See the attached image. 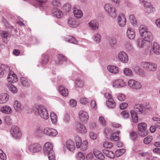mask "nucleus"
Segmentation results:
<instances>
[{
  "mask_svg": "<svg viewBox=\"0 0 160 160\" xmlns=\"http://www.w3.org/2000/svg\"><path fill=\"white\" fill-rule=\"evenodd\" d=\"M134 111H131V114L133 121L137 123L138 121V117L137 114H141L145 112V109L142 105L139 104L135 105L134 107Z\"/></svg>",
  "mask_w": 160,
  "mask_h": 160,
  "instance_id": "1",
  "label": "nucleus"
},
{
  "mask_svg": "<svg viewBox=\"0 0 160 160\" xmlns=\"http://www.w3.org/2000/svg\"><path fill=\"white\" fill-rule=\"evenodd\" d=\"M34 111L36 114L39 115L42 118L47 120L49 116L46 108L43 105H35Z\"/></svg>",
  "mask_w": 160,
  "mask_h": 160,
  "instance_id": "2",
  "label": "nucleus"
},
{
  "mask_svg": "<svg viewBox=\"0 0 160 160\" xmlns=\"http://www.w3.org/2000/svg\"><path fill=\"white\" fill-rule=\"evenodd\" d=\"M43 151L45 154L48 156L49 160H55V153L53 150V146L51 143H46L43 148Z\"/></svg>",
  "mask_w": 160,
  "mask_h": 160,
  "instance_id": "3",
  "label": "nucleus"
},
{
  "mask_svg": "<svg viewBox=\"0 0 160 160\" xmlns=\"http://www.w3.org/2000/svg\"><path fill=\"white\" fill-rule=\"evenodd\" d=\"M139 31L141 36L142 37L143 40L150 43L153 39V36L150 32H149L144 26H141L139 29Z\"/></svg>",
  "mask_w": 160,
  "mask_h": 160,
  "instance_id": "4",
  "label": "nucleus"
},
{
  "mask_svg": "<svg viewBox=\"0 0 160 160\" xmlns=\"http://www.w3.org/2000/svg\"><path fill=\"white\" fill-rule=\"evenodd\" d=\"M112 130L109 128L107 127L104 129V133L105 136L108 140L111 141H118L119 139V136L117 135L116 133L112 132Z\"/></svg>",
  "mask_w": 160,
  "mask_h": 160,
  "instance_id": "5",
  "label": "nucleus"
},
{
  "mask_svg": "<svg viewBox=\"0 0 160 160\" xmlns=\"http://www.w3.org/2000/svg\"><path fill=\"white\" fill-rule=\"evenodd\" d=\"M128 85L131 89L133 91L139 90L142 87L139 82L133 79H129L128 80Z\"/></svg>",
  "mask_w": 160,
  "mask_h": 160,
  "instance_id": "6",
  "label": "nucleus"
},
{
  "mask_svg": "<svg viewBox=\"0 0 160 160\" xmlns=\"http://www.w3.org/2000/svg\"><path fill=\"white\" fill-rule=\"evenodd\" d=\"M104 8L105 11L112 18H114L116 17V9L112 5L109 4H106L104 6Z\"/></svg>",
  "mask_w": 160,
  "mask_h": 160,
  "instance_id": "7",
  "label": "nucleus"
},
{
  "mask_svg": "<svg viewBox=\"0 0 160 160\" xmlns=\"http://www.w3.org/2000/svg\"><path fill=\"white\" fill-rule=\"evenodd\" d=\"M75 140L76 146L77 148H81V149L83 150H85L86 149L88 144L87 141H84L82 142L81 138L78 136L75 137Z\"/></svg>",
  "mask_w": 160,
  "mask_h": 160,
  "instance_id": "8",
  "label": "nucleus"
},
{
  "mask_svg": "<svg viewBox=\"0 0 160 160\" xmlns=\"http://www.w3.org/2000/svg\"><path fill=\"white\" fill-rule=\"evenodd\" d=\"M12 137L16 139H19L21 136V133L18 127L16 126L12 127L11 131Z\"/></svg>",
  "mask_w": 160,
  "mask_h": 160,
  "instance_id": "9",
  "label": "nucleus"
},
{
  "mask_svg": "<svg viewBox=\"0 0 160 160\" xmlns=\"http://www.w3.org/2000/svg\"><path fill=\"white\" fill-rule=\"evenodd\" d=\"M43 132L46 135L50 137H55L58 133L56 129L48 128H45L44 129Z\"/></svg>",
  "mask_w": 160,
  "mask_h": 160,
  "instance_id": "10",
  "label": "nucleus"
},
{
  "mask_svg": "<svg viewBox=\"0 0 160 160\" xmlns=\"http://www.w3.org/2000/svg\"><path fill=\"white\" fill-rule=\"evenodd\" d=\"M41 149L40 145L37 143L31 144L28 148V150L32 153L39 152L40 151Z\"/></svg>",
  "mask_w": 160,
  "mask_h": 160,
  "instance_id": "11",
  "label": "nucleus"
},
{
  "mask_svg": "<svg viewBox=\"0 0 160 160\" xmlns=\"http://www.w3.org/2000/svg\"><path fill=\"white\" fill-rule=\"evenodd\" d=\"M145 8V12L148 14L153 12L155 11V8L152 7L151 4L147 2H144L143 4Z\"/></svg>",
  "mask_w": 160,
  "mask_h": 160,
  "instance_id": "12",
  "label": "nucleus"
},
{
  "mask_svg": "<svg viewBox=\"0 0 160 160\" xmlns=\"http://www.w3.org/2000/svg\"><path fill=\"white\" fill-rule=\"evenodd\" d=\"M80 121L83 123L86 122L88 119V113L84 111H80L78 113Z\"/></svg>",
  "mask_w": 160,
  "mask_h": 160,
  "instance_id": "13",
  "label": "nucleus"
},
{
  "mask_svg": "<svg viewBox=\"0 0 160 160\" xmlns=\"http://www.w3.org/2000/svg\"><path fill=\"white\" fill-rule=\"evenodd\" d=\"M118 56L119 60L124 63L128 62V58L127 54L124 52H121L118 53Z\"/></svg>",
  "mask_w": 160,
  "mask_h": 160,
  "instance_id": "14",
  "label": "nucleus"
},
{
  "mask_svg": "<svg viewBox=\"0 0 160 160\" xmlns=\"http://www.w3.org/2000/svg\"><path fill=\"white\" fill-rule=\"evenodd\" d=\"M9 68L6 65H0V78L2 77L4 74L9 72Z\"/></svg>",
  "mask_w": 160,
  "mask_h": 160,
  "instance_id": "15",
  "label": "nucleus"
},
{
  "mask_svg": "<svg viewBox=\"0 0 160 160\" xmlns=\"http://www.w3.org/2000/svg\"><path fill=\"white\" fill-rule=\"evenodd\" d=\"M118 23L121 27H124L126 23V19L124 15L122 14H120L118 18Z\"/></svg>",
  "mask_w": 160,
  "mask_h": 160,
  "instance_id": "16",
  "label": "nucleus"
},
{
  "mask_svg": "<svg viewBox=\"0 0 160 160\" xmlns=\"http://www.w3.org/2000/svg\"><path fill=\"white\" fill-rule=\"evenodd\" d=\"M76 129L78 132L81 133H85L87 132V129L85 126L78 122L76 123Z\"/></svg>",
  "mask_w": 160,
  "mask_h": 160,
  "instance_id": "17",
  "label": "nucleus"
},
{
  "mask_svg": "<svg viewBox=\"0 0 160 160\" xmlns=\"http://www.w3.org/2000/svg\"><path fill=\"white\" fill-rule=\"evenodd\" d=\"M56 57L57 59L55 60V62L56 64H61L64 62H67L66 57L62 54H58Z\"/></svg>",
  "mask_w": 160,
  "mask_h": 160,
  "instance_id": "18",
  "label": "nucleus"
},
{
  "mask_svg": "<svg viewBox=\"0 0 160 160\" xmlns=\"http://www.w3.org/2000/svg\"><path fill=\"white\" fill-rule=\"evenodd\" d=\"M126 83L121 79L116 80L113 83V86L115 88H120L125 86Z\"/></svg>",
  "mask_w": 160,
  "mask_h": 160,
  "instance_id": "19",
  "label": "nucleus"
},
{
  "mask_svg": "<svg viewBox=\"0 0 160 160\" xmlns=\"http://www.w3.org/2000/svg\"><path fill=\"white\" fill-rule=\"evenodd\" d=\"M106 104L107 106L110 108L113 109L116 107L115 102L113 98L111 97L109 98L108 100L106 101Z\"/></svg>",
  "mask_w": 160,
  "mask_h": 160,
  "instance_id": "20",
  "label": "nucleus"
},
{
  "mask_svg": "<svg viewBox=\"0 0 160 160\" xmlns=\"http://www.w3.org/2000/svg\"><path fill=\"white\" fill-rule=\"evenodd\" d=\"M66 147L70 151H72L75 148V144L71 140H69L66 142Z\"/></svg>",
  "mask_w": 160,
  "mask_h": 160,
  "instance_id": "21",
  "label": "nucleus"
},
{
  "mask_svg": "<svg viewBox=\"0 0 160 160\" xmlns=\"http://www.w3.org/2000/svg\"><path fill=\"white\" fill-rule=\"evenodd\" d=\"M88 25L90 28L92 30L98 29L99 27L98 22L96 20L91 21L88 23Z\"/></svg>",
  "mask_w": 160,
  "mask_h": 160,
  "instance_id": "22",
  "label": "nucleus"
},
{
  "mask_svg": "<svg viewBox=\"0 0 160 160\" xmlns=\"http://www.w3.org/2000/svg\"><path fill=\"white\" fill-rule=\"evenodd\" d=\"M67 22L70 27L73 28L77 27L79 24L78 22H76L74 19L71 18H69Z\"/></svg>",
  "mask_w": 160,
  "mask_h": 160,
  "instance_id": "23",
  "label": "nucleus"
},
{
  "mask_svg": "<svg viewBox=\"0 0 160 160\" xmlns=\"http://www.w3.org/2000/svg\"><path fill=\"white\" fill-rule=\"evenodd\" d=\"M52 15L58 18H60L62 17L63 14L62 12L58 8H54L53 10Z\"/></svg>",
  "mask_w": 160,
  "mask_h": 160,
  "instance_id": "24",
  "label": "nucleus"
},
{
  "mask_svg": "<svg viewBox=\"0 0 160 160\" xmlns=\"http://www.w3.org/2000/svg\"><path fill=\"white\" fill-rule=\"evenodd\" d=\"M58 90L62 96L65 97L68 95V90L65 87L60 85L59 87Z\"/></svg>",
  "mask_w": 160,
  "mask_h": 160,
  "instance_id": "25",
  "label": "nucleus"
},
{
  "mask_svg": "<svg viewBox=\"0 0 160 160\" xmlns=\"http://www.w3.org/2000/svg\"><path fill=\"white\" fill-rule=\"evenodd\" d=\"M93 154L96 158L100 160H102L105 158L104 156L102 153L97 149H95L94 150Z\"/></svg>",
  "mask_w": 160,
  "mask_h": 160,
  "instance_id": "26",
  "label": "nucleus"
},
{
  "mask_svg": "<svg viewBox=\"0 0 160 160\" xmlns=\"http://www.w3.org/2000/svg\"><path fill=\"white\" fill-rule=\"evenodd\" d=\"M7 80L8 82L14 83L16 82L18 79L16 75L13 73L12 74L9 75L7 77Z\"/></svg>",
  "mask_w": 160,
  "mask_h": 160,
  "instance_id": "27",
  "label": "nucleus"
},
{
  "mask_svg": "<svg viewBox=\"0 0 160 160\" xmlns=\"http://www.w3.org/2000/svg\"><path fill=\"white\" fill-rule=\"evenodd\" d=\"M107 69L110 72L116 74L119 72L118 68L113 65H108L107 67Z\"/></svg>",
  "mask_w": 160,
  "mask_h": 160,
  "instance_id": "28",
  "label": "nucleus"
},
{
  "mask_svg": "<svg viewBox=\"0 0 160 160\" xmlns=\"http://www.w3.org/2000/svg\"><path fill=\"white\" fill-rule=\"evenodd\" d=\"M152 51L155 54L158 55L160 53V47L156 42H154L153 45Z\"/></svg>",
  "mask_w": 160,
  "mask_h": 160,
  "instance_id": "29",
  "label": "nucleus"
},
{
  "mask_svg": "<svg viewBox=\"0 0 160 160\" xmlns=\"http://www.w3.org/2000/svg\"><path fill=\"white\" fill-rule=\"evenodd\" d=\"M0 110L3 113L6 114H10L12 112L11 107L8 106H3L1 107Z\"/></svg>",
  "mask_w": 160,
  "mask_h": 160,
  "instance_id": "30",
  "label": "nucleus"
},
{
  "mask_svg": "<svg viewBox=\"0 0 160 160\" xmlns=\"http://www.w3.org/2000/svg\"><path fill=\"white\" fill-rule=\"evenodd\" d=\"M9 99V96L6 93H2L0 95V103L7 102Z\"/></svg>",
  "mask_w": 160,
  "mask_h": 160,
  "instance_id": "31",
  "label": "nucleus"
},
{
  "mask_svg": "<svg viewBox=\"0 0 160 160\" xmlns=\"http://www.w3.org/2000/svg\"><path fill=\"white\" fill-rule=\"evenodd\" d=\"M127 34L128 38L131 39L134 38L135 34L133 29L129 28L127 31Z\"/></svg>",
  "mask_w": 160,
  "mask_h": 160,
  "instance_id": "32",
  "label": "nucleus"
},
{
  "mask_svg": "<svg viewBox=\"0 0 160 160\" xmlns=\"http://www.w3.org/2000/svg\"><path fill=\"white\" fill-rule=\"evenodd\" d=\"M73 12L75 17L78 18H81L83 15L82 11L76 8L73 11Z\"/></svg>",
  "mask_w": 160,
  "mask_h": 160,
  "instance_id": "33",
  "label": "nucleus"
},
{
  "mask_svg": "<svg viewBox=\"0 0 160 160\" xmlns=\"http://www.w3.org/2000/svg\"><path fill=\"white\" fill-rule=\"evenodd\" d=\"M9 35L8 33L6 31H0V35L2 38L3 41L5 43H7V37Z\"/></svg>",
  "mask_w": 160,
  "mask_h": 160,
  "instance_id": "34",
  "label": "nucleus"
},
{
  "mask_svg": "<svg viewBox=\"0 0 160 160\" xmlns=\"http://www.w3.org/2000/svg\"><path fill=\"white\" fill-rule=\"evenodd\" d=\"M102 151L103 153L105 154L106 156L111 158H114V153L112 151L104 149Z\"/></svg>",
  "mask_w": 160,
  "mask_h": 160,
  "instance_id": "35",
  "label": "nucleus"
},
{
  "mask_svg": "<svg viewBox=\"0 0 160 160\" xmlns=\"http://www.w3.org/2000/svg\"><path fill=\"white\" fill-rule=\"evenodd\" d=\"M150 62H142L140 63L141 67L146 70L148 71Z\"/></svg>",
  "mask_w": 160,
  "mask_h": 160,
  "instance_id": "36",
  "label": "nucleus"
},
{
  "mask_svg": "<svg viewBox=\"0 0 160 160\" xmlns=\"http://www.w3.org/2000/svg\"><path fill=\"white\" fill-rule=\"evenodd\" d=\"M75 82V87L76 88H82L84 85L83 82L79 78L76 80Z\"/></svg>",
  "mask_w": 160,
  "mask_h": 160,
  "instance_id": "37",
  "label": "nucleus"
},
{
  "mask_svg": "<svg viewBox=\"0 0 160 160\" xmlns=\"http://www.w3.org/2000/svg\"><path fill=\"white\" fill-rule=\"evenodd\" d=\"M13 107L15 110L17 111H20L22 108L21 107V104L18 101H15L14 102Z\"/></svg>",
  "mask_w": 160,
  "mask_h": 160,
  "instance_id": "38",
  "label": "nucleus"
},
{
  "mask_svg": "<svg viewBox=\"0 0 160 160\" xmlns=\"http://www.w3.org/2000/svg\"><path fill=\"white\" fill-rule=\"evenodd\" d=\"M65 40L66 41H68L73 44H76L77 43V41L75 38L72 36H68L65 38Z\"/></svg>",
  "mask_w": 160,
  "mask_h": 160,
  "instance_id": "39",
  "label": "nucleus"
},
{
  "mask_svg": "<svg viewBox=\"0 0 160 160\" xmlns=\"http://www.w3.org/2000/svg\"><path fill=\"white\" fill-rule=\"evenodd\" d=\"M42 56H43V58L41 61V64L42 66H44L48 63L49 61V57L47 55L44 56V55H42Z\"/></svg>",
  "mask_w": 160,
  "mask_h": 160,
  "instance_id": "40",
  "label": "nucleus"
},
{
  "mask_svg": "<svg viewBox=\"0 0 160 160\" xmlns=\"http://www.w3.org/2000/svg\"><path fill=\"white\" fill-rule=\"evenodd\" d=\"M50 118L52 123H55L57 122V116L55 112H51L50 114Z\"/></svg>",
  "mask_w": 160,
  "mask_h": 160,
  "instance_id": "41",
  "label": "nucleus"
},
{
  "mask_svg": "<svg viewBox=\"0 0 160 160\" xmlns=\"http://www.w3.org/2000/svg\"><path fill=\"white\" fill-rule=\"evenodd\" d=\"M157 65L154 63L150 62L148 72H154L157 68Z\"/></svg>",
  "mask_w": 160,
  "mask_h": 160,
  "instance_id": "42",
  "label": "nucleus"
},
{
  "mask_svg": "<svg viewBox=\"0 0 160 160\" xmlns=\"http://www.w3.org/2000/svg\"><path fill=\"white\" fill-rule=\"evenodd\" d=\"M2 22L6 28H13V26L11 25L7 20L4 18H2Z\"/></svg>",
  "mask_w": 160,
  "mask_h": 160,
  "instance_id": "43",
  "label": "nucleus"
},
{
  "mask_svg": "<svg viewBox=\"0 0 160 160\" xmlns=\"http://www.w3.org/2000/svg\"><path fill=\"white\" fill-rule=\"evenodd\" d=\"M8 89L13 93H16L17 92V88L12 84H9L8 85Z\"/></svg>",
  "mask_w": 160,
  "mask_h": 160,
  "instance_id": "44",
  "label": "nucleus"
},
{
  "mask_svg": "<svg viewBox=\"0 0 160 160\" xmlns=\"http://www.w3.org/2000/svg\"><path fill=\"white\" fill-rule=\"evenodd\" d=\"M138 128L139 130L147 129V124L144 122L139 123L138 125Z\"/></svg>",
  "mask_w": 160,
  "mask_h": 160,
  "instance_id": "45",
  "label": "nucleus"
},
{
  "mask_svg": "<svg viewBox=\"0 0 160 160\" xmlns=\"http://www.w3.org/2000/svg\"><path fill=\"white\" fill-rule=\"evenodd\" d=\"M148 132L147 130V129L140 130L138 131L139 135L142 137H145L148 135Z\"/></svg>",
  "mask_w": 160,
  "mask_h": 160,
  "instance_id": "46",
  "label": "nucleus"
},
{
  "mask_svg": "<svg viewBox=\"0 0 160 160\" xmlns=\"http://www.w3.org/2000/svg\"><path fill=\"white\" fill-rule=\"evenodd\" d=\"M130 136L132 140H134L137 139L138 135L136 132L132 131L130 133Z\"/></svg>",
  "mask_w": 160,
  "mask_h": 160,
  "instance_id": "47",
  "label": "nucleus"
},
{
  "mask_svg": "<svg viewBox=\"0 0 160 160\" xmlns=\"http://www.w3.org/2000/svg\"><path fill=\"white\" fill-rule=\"evenodd\" d=\"M129 19L131 23L133 25H136L137 23V21L134 16L131 15L129 16Z\"/></svg>",
  "mask_w": 160,
  "mask_h": 160,
  "instance_id": "48",
  "label": "nucleus"
},
{
  "mask_svg": "<svg viewBox=\"0 0 160 160\" xmlns=\"http://www.w3.org/2000/svg\"><path fill=\"white\" fill-rule=\"evenodd\" d=\"M152 136H149L145 138L143 140V142L146 144L149 143L152 141Z\"/></svg>",
  "mask_w": 160,
  "mask_h": 160,
  "instance_id": "49",
  "label": "nucleus"
},
{
  "mask_svg": "<svg viewBox=\"0 0 160 160\" xmlns=\"http://www.w3.org/2000/svg\"><path fill=\"white\" fill-rule=\"evenodd\" d=\"M124 74L126 76H131L132 74L131 70L129 68H125L123 71Z\"/></svg>",
  "mask_w": 160,
  "mask_h": 160,
  "instance_id": "50",
  "label": "nucleus"
},
{
  "mask_svg": "<svg viewBox=\"0 0 160 160\" xmlns=\"http://www.w3.org/2000/svg\"><path fill=\"white\" fill-rule=\"evenodd\" d=\"M138 46L140 48H142L145 45V42L142 40L138 39L137 40Z\"/></svg>",
  "mask_w": 160,
  "mask_h": 160,
  "instance_id": "51",
  "label": "nucleus"
},
{
  "mask_svg": "<svg viewBox=\"0 0 160 160\" xmlns=\"http://www.w3.org/2000/svg\"><path fill=\"white\" fill-rule=\"evenodd\" d=\"M121 114L122 115L123 118L124 119H127L129 116V112L126 110H124L122 112Z\"/></svg>",
  "mask_w": 160,
  "mask_h": 160,
  "instance_id": "52",
  "label": "nucleus"
},
{
  "mask_svg": "<svg viewBox=\"0 0 160 160\" xmlns=\"http://www.w3.org/2000/svg\"><path fill=\"white\" fill-rule=\"evenodd\" d=\"M77 160H84L85 157L83 154L81 152H78L77 156Z\"/></svg>",
  "mask_w": 160,
  "mask_h": 160,
  "instance_id": "53",
  "label": "nucleus"
},
{
  "mask_svg": "<svg viewBox=\"0 0 160 160\" xmlns=\"http://www.w3.org/2000/svg\"><path fill=\"white\" fill-rule=\"evenodd\" d=\"M103 146L104 148H110L112 147V144L111 142H106L103 143Z\"/></svg>",
  "mask_w": 160,
  "mask_h": 160,
  "instance_id": "54",
  "label": "nucleus"
},
{
  "mask_svg": "<svg viewBox=\"0 0 160 160\" xmlns=\"http://www.w3.org/2000/svg\"><path fill=\"white\" fill-rule=\"evenodd\" d=\"M109 45L111 47H114L116 45V40L113 38H111L109 41Z\"/></svg>",
  "mask_w": 160,
  "mask_h": 160,
  "instance_id": "55",
  "label": "nucleus"
},
{
  "mask_svg": "<svg viewBox=\"0 0 160 160\" xmlns=\"http://www.w3.org/2000/svg\"><path fill=\"white\" fill-rule=\"evenodd\" d=\"M64 9L66 12H70L71 10V6L70 4H67L64 6Z\"/></svg>",
  "mask_w": 160,
  "mask_h": 160,
  "instance_id": "56",
  "label": "nucleus"
},
{
  "mask_svg": "<svg viewBox=\"0 0 160 160\" xmlns=\"http://www.w3.org/2000/svg\"><path fill=\"white\" fill-rule=\"evenodd\" d=\"M94 40L97 43L99 42L101 40V36L99 34H97L94 36Z\"/></svg>",
  "mask_w": 160,
  "mask_h": 160,
  "instance_id": "57",
  "label": "nucleus"
},
{
  "mask_svg": "<svg viewBox=\"0 0 160 160\" xmlns=\"http://www.w3.org/2000/svg\"><path fill=\"white\" fill-rule=\"evenodd\" d=\"M0 158L2 160L6 159V154L1 149H0Z\"/></svg>",
  "mask_w": 160,
  "mask_h": 160,
  "instance_id": "58",
  "label": "nucleus"
},
{
  "mask_svg": "<svg viewBox=\"0 0 160 160\" xmlns=\"http://www.w3.org/2000/svg\"><path fill=\"white\" fill-rule=\"evenodd\" d=\"M52 3L53 6L57 7H59L61 6L60 2L58 0H53L52 2Z\"/></svg>",
  "mask_w": 160,
  "mask_h": 160,
  "instance_id": "59",
  "label": "nucleus"
},
{
  "mask_svg": "<svg viewBox=\"0 0 160 160\" xmlns=\"http://www.w3.org/2000/svg\"><path fill=\"white\" fill-rule=\"evenodd\" d=\"M126 150L124 149H119L118 150H117L116 151V154H117L118 152L119 155L118 156H117V157L121 155H122L125 152Z\"/></svg>",
  "mask_w": 160,
  "mask_h": 160,
  "instance_id": "60",
  "label": "nucleus"
},
{
  "mask_svg": "<svg viewBox=\"0 0 160 160\" xmlns=\"http://www.w3.org/2000/svg\"><path fill=\"white\" fill-rule=\"evenodd\" d=\"M125 98V95L122 94H120L118 96V99L120 101H124Z\"/></svg>",
  "mask_w": 160,
  "mask_h": 160,
  "instance_id": "61",
  "label": "nucleus"
},
{
  "mask_svg": "<svg viewBox=\"0 0 160 160\" xmlns=\"http://www.w3.org/2000/svg\"><path fill=\"white\" fill-rule=\"evenodd\" d=\"M89 136L90 138L93 140L95 139L97 137V134L93 132H91L89 133Z\"/></svg>",
  "mask_w": 160,
  "mask_h": 160,
  "instance_id": "62",
  "label": "nucleus"
},
{
  "mask_svg": "<svg viewBox=\"0 0 160 160\" xmlns=\"http://www.w3.org/2000/svg\"><path fill=\"white\" fill-rule=\"evenodd\" d=\"M128 106V104L127 103H122L120 105V108L121 109L123 110L126 108Z\"/></svg>",
  "mask_w": 160,
  "mask_h": 160,
  "instance_id": "63",
  "label": "nucleus"
},
{
  "mask_svg": "<svg viewBox=\"0 0 160 160\" xmlns=\"http://www.w3.org/2000/svg\"><path fill=\"white\" fill-rule=\"evenodd\" d=\"M63 120L65 122H69L70 120V117L69 114L68 113H66L64 115Z\"/></svg>",
  "mask_w": 160,
  "mask_h": 160,
  "instance_id": "64",
  "label": "nucleus"
}]
</instances>
